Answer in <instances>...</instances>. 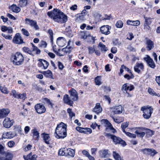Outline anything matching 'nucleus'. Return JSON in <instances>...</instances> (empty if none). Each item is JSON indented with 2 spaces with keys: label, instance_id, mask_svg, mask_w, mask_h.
I'll use <instances>...</instances> for the list:
<instances>
[{
  "label": "nucleus",
  "instance_id": "63",
  "mask_svg": "<svg viewBox=\"0 0 160 160\" xmlns=\"http://www.w3.org/2000/svg\"><path fill=\"white\" fill-rule=\"evenodd\" d=\"M134 77L133 75L132 74H131V76L127 74H126L124 76V78L128 80H129L131 78H133Z\"/></svg>",
  "mask_w": 160,
  "mask_h": 160
},
{
  "label": "nucleus",
  "instance_id": "7",
  "mask_svg": "<svg viewBox=\"0 0 160 160\" xmlns=\"http://www.w3.org/2000/svg\"><path fill=\"white\" fill-rule=\"evenodd\" d=\"M101 123L106 127V129H109L112 132H116V130L112 127V124L107 119H102L101 121Z\"/></svg>",
  "mask_w": 160,
  "mask_h": 160
},
{
  "label": "nucleus",
  "instance_id": "10",
  "mask_svg": "<svg viewBox=\"0 0 160 160\" xmlns=\"http://www.w3.org/2000/svg\"><path fill=\"white\" fill-rule=\"evenodd\" d=\"M14 122V120L12 119L7 118H5L3 121V124L4 126L6 128H10Z\"/></svg>",
  "mask_w": 160,
  "mask_h": 160
},
{
  "label": "nucleus",
  "instance_id": "42",
  "mask_svg": "<svg viewBox=\"0 0 160 160\" xmlns=\"http://www.w3.org/2000/svg\"><path fill=\"white\" fill-rule=\"evenodd\" d=\"M129 125V122H126L125 123H122L121 125V128L123 132H126L125 129Z\"/></svg>",
  "mask_w": 160,
  "mask_h": 160
},
{
  "label": "nucleus",
  "instance_id": "25",
  "mask_svg": "<svg viewBox=\"0 0 160 160\" xmlns=\"http://www.w3.org/2000/svg\"><path fill=\"white\" fill-rule=\"evenodd\" d=\"M126 22L127 24L128 25L135 26H138L140 24V22L139 20L132 21L128 20Z\"/></svg>",
  "mask_w": 160,
  "mask_h": 160
},
{
  "label": "nucleus",
  "instance_id": "35",
  "mask_svg": "<svg viewBox=\"0 0 160 160\" xmlns=\"http://www.w3.org/2000/svg\"><path fill=\"white\" fill-rule=\"evenodd\" d=\"M28 3L27 0H20L19 1V4L21 7H24L26 6Z\"/></svg>",
  "mask_w": 160,
  "mask_h": 160
},
{
  "label": "nucleus",
  "instance_id": "22",
  "mask_svg": "<svg viewBox=\"0 0 160 160\" xmlns=\"http://www.w3.org/2000/svg\"><path fill=\"white\" fill-rule=\"evenodd\" d=\"M10 112L9 110L8 109H0V118H3L7 116Z\"/></svg>",
  "mask_w": 160,
  "mask_h": 160
},
{
  "label": "nucleus",
  "instance_id": "21",
  "mask_svg": "<svg viewBox=\"0 0 160 160\" xmlns=\"http://www.w3.org/2000/svg\"><path fill=\"white\" fill-rule=\"evenodd\" d=\"M31 135L35 139L38 140L39 139V133L36 128H34L31 130Z\"/></svg>",
  "mask_w": 160,
  "mask_h": 160
},
{
  "label": "nucleus",
  "instance_id": "18",
  "mask_svg": "<svg viewBox=\"0 0 160 160\" xmlns=\"http://www.w3.org/2000/svg\"><path fill=\"white\" fill-rule=\"evenodd\" d=\"M63 102L68 105H70V106H72V104L73 103V102L72 100L70 97H69L68 95L65 94L63 97Z\"/></svg>",
  "mask_w": 160,
  "mask_h": 160
},
{
  "label": "nucleus",
  "instance_id": "59",
  "mask_svg": "<svg viewBox=\"0 0 160 160\" xmlns=\"http://www.w3.org/2000/svg\"><path fill=\"white\" fill-rule=\"evenodd\" d=\"M2 35L4 38H5L6 39H7L11 40L12 38L11 35L6 34L3 33H2Z\"/></svg>",
  "mask_w": 160,
  "mask_h": 160
},
{
  "label": "nucleus",
  "instance_id": "23",
  "mask_svg": "<svg viewBox=\"0 0 160 160\" xmlns=\"http://www.w3.org/2000/svg\"><path fill=\"white\" fill-rule=\"evenodd\" d=\"M102 111V108L100 106V103H97L95 108L93 109V111L97 114H98L101 113Z\"/></svg>",
  "mask_w": 160,
  "mask_h": 160
},
{
  "label": "nucleus",
  "instance_id": "34",
  "mask_svg": "<svg viewBox=\"0 0 160 160\" xmlns=\"http://www.w3.org/2000/svg\"><path fill=\"white\" fill-rule=\"evenodd\" d=\"M68 154L72 157H73L75 155V152L74 150L68 148L67 149Z\"/></svg>",
  "mask_w": 160,
  "mask_h": 160
},
{
  "label": "nucleus",
  "instance_id": "50",
  "mask_svg": "<svg viewBox=\"0 0 160 160\" xmlns=\"http://www.w3.org/2000/svg\"><path fill=\"white\" fill-rule=\"evenodd\" d=\"M65 148H61L59 149L58 154L59 156H64L65 154Z\"/></svg>",
  "mask_w": 160,
  "mask_h": 160
},
{
  "label": "nucleus",
  "instance_id": "5",
  "mask_svg": "<svg viewBox=\"0 0 160 160\" xmlns=\"http://www.w3.org/2000/svg\"><path fill=\"white\" fill-rule=\"evenodd\" d=\"M132 129L135 130V133L136 134L137 137L142 138L145 135V133L143 132L145 128L142 127H136L132 128Z\"/></svg>",
  "mask_w": 160,
  "mask_h": 160
},
{
  "label": "nucleus",
  "instance_id": "3",
  "mask_svg": "<svg viewBox=\"0 0 160 160\" xmlns=\"http://www.w3.org/2000/svg\"><path fill=\"white\" fill-rule=\"evenodd\" d=\"M12 58L13 63L15 65H21L24 60L23 56L19 52L16 53Z\"/></svg>",
  "mask_w": 160,
  "mask_h": 160
},
{
  "label": "nucleus",
  "instance_id": "12",
  "mask_svg": "<svg viewBox=\"0 0 160 160\" xmlns=\"http://www.w3.org/2000/svg\"><path fill=\"white\" fill-rule=\"evenodd\" d=\"M3 157H0V160H12L13 154L11 152H6Z\"/></svg>",
  "mask_w": 160,
  "mask_h": 160
},
{
  "label": "nucleus",
  "instance_id": "29",
  "mask_svg": "<svg viewBox=\"0 0 160 160\" xmlns=\"http://www.w3.org/2000/svg\"><path fill=\"white\" fill-rule=\"evenodd\" d=\"M32 158L30 159V154H28L27 156L24 155L23 158L25 160H37V156L36 155H33L32 156Z\"/></svg>",
  "mask_w": 160,
  "mask_h": 160
},
{
  "label": "nucleus",
  "instance_id": "37",
  "mask_svg": "<svg viewBox=\"0 0 160 160\" xmlns=\"http://www.w3.org/2000/svg\"><path fill=\"white\" fill-rule=\"evenodd\" d=\"M32 52H35L36 54H39L40 52V50L37 47L35 46L33 44H32Z\"/></svg>",
  "mask_w": 160,
  "mask_h": 160
},
{
  "label": "nucleus",
  "instance_id": "20",
  "mask_svg": "<svg viewBox=\"0 0 160 160\" xmlns=\"http://www.w3.org/2000/svg\"><path fill=\"white\" fill-rule=\"evenodd\" d=\"M57 43L59 46L63 47L66 43V41L63 37H59L57 39Z\"/></svg>",
  "mask_w": 160,
  "mask_h": 160
},
{
  "label": "nucleus",
  "instance_id": "41",
  "mask_svg": "<svg viewBox=\"0 0 160 160\" xmlns=\"http://www.w3.org/2000/svg\"><path fill=\"white\" fill-rule=\"evenodd\" d=\"M114 143L117 144L118 143L124 147L126 145V142L125 141H113Z\"/></svg>",
  "mask_w": 160,
  "mask_h": 160
},
{
  "label": "nucleus",
  "instance_id": "47",
  "mask_svg": "<svg viewBox=\"0 0 160 160\" xmlns=\"http://www.w3.org/2000/svg\"><path fill=\"white\" fill-rule=\"evenodd\" d=\"M113 121L117 123H120L123 121L122 118L121 117L118 118H115L113 117H112Z\"/></svg>",
  "mask_w": 160,
  "mask_h": 160
},
{
  "label": "nucleus",
  "instance_id": "19",
  "mask_svg": "<svg viewBox=\"0 0 160 160\" xmlns=\"http://www.w3.org/2000/svg\"><path fill=\"white\" fill-rule=\"evenodd\" d=\"M16 135L17 134L15 132H10L4 133L2 137L4 138L11 139Z\"/></svg>",
  "mask_w": 160,
  "mask_h": 160
},
{
  "label": "nucleus",
  "instance_id": "44",
  "mask_svg": "<svg viewBox=\"0 0 160 160\" xmlns=\"http://www.w3.org/2000/svg\"><path fill=\"white\" fill-rule=\"evenodd\" d=\"M95 82L97 85H100L102 83L100 77L99 76H97L96 77L95 79Z\"/></svg>",
  "mask_w": 160,
  "mask_h": 160
},
{
  "label": "nucleus",
  "instance_id": "43",
  "mask_svg": "<svg viewBox=\"0 0 160 160\" xmlns=\"http://www.w3.org/2000/svg\"><path fill=\"white\" fill-rule=\"evenodd\" d=\"M98 46L101 48L100 50L104 52L107 51V48L106 47L105 45L103 44L102 43H99Z\"/></svg>",
  "mask_w": 160,
  "mask_h": 160
},
{
  "label": "nucleus",
  "instance_id": "33",
  "mask_svg": "<svg viewBox=\"0 0 160 160\" xmlns=\"http://www.w3.org/2000/svg\"><path fill=\"white\" fill-rule=\"evenodd\" d=\"M41 137L43 140H47L50 138L49 134L45 132L42 133L41 134Z\"/></svg>",
  "mask_w": 160,
  "mask_h": 160
},
{
  "label": "nucleus",
  "instance_id": "51",
  "mask_svg": "<svg viewBox=\"0 0 160 160\" xmlns=\"http://www.w3.org/2000/svg\"><path fill=\"white\" fill-rule=\"evenodd\" d=\"M0 89L2 92L5 94H8V93L7 89L5 86H1Z\"/></svg>",
  "mask_w": 160,
  "mask_h": 160
},
{
  "label": "nucleus",
  "instance_id": "2",
  "mask_svg": "<svg viewBox=\"0 0 160 160\" xmlns=\"http://www.w3.org/2000/svg\"><path fill=\"white\" fill-rule=\"evenodd\" d=\"M67 135V125L64 123L61 122L57 126L55 136L57 139H63L66 137Z\"/></svg>",
  "mask_w": 160,
  "mask_h": 160
},
{
  "label": "nucleus",
  "instance_id": "36",
  "mask_svg": "<svg viewBox=\"0 0 160 160\" xmlns=\"http://www.w3.org/2000/svg\"><path fill=\"white\" fill-rule=\"evenodd\" d=\"M145 130H147L146 134V135L147 137L152 136L153 135L154 132L152 130L147 128H145Z\"/></svg>",
  "mask_w": 160,
  "mask_h": 160
},
{
  "label": "nucleus",
  "instance_id": "57",
  "mask_svg": "<svg viewBox=\"0 0 160 160\" xmlns=\"http://www.w3.org/2000/svg\"><path fill=\"white\" fill-rule=\"evenodd\" d=\"M22 33L26 36H28L29 35V33L28 31L25 28H22L21 30Z\"/></svg>",
  "mask_w": 160,
  "mask_h": 160
},
{
  "label": "nucleus",
  "instance_id": "17",
  "mask_svg": "<svg viewBox=\"0 0 160 160\" xmlns=\"http://www.w3.org/2000/svg\"><path fill=\"white\" fill-rule=\"evenodd\" d=\"M144 59L147 62L148 65L150 67L152 68H155V63L152 59L149 56L147 55V57L144 58Z\"/></svg>",
  "mask_w": 160,
  "mask_h": 160
},
{
  "label": "nucleus",
  "instance_id": "38",
  "mask_svg": "<svg viewBox=\"0 0 160 160\" xmlns=\"http://www.w3.org/2000/svg\"><path fill=\"white\" fill-rule=\"evenodd\" d=\"M148 92L150 95H152L157 96L158 97H160V95L159 93H156L152 89L149 88H148Z\"/></svg>",
  "mask_w": 160,
  "mask_h": 160
},
{
  "label": "nucleus",
  "instance_id": "54",
  "mask_svg": "<svg viewBox=\"0 0 160 160\" xmlns=\"http://www.w3.org/2000/svg\"><path fill=\"white\" fill-rule=\"evenodd\" d=\"M13 130L17 132H19L21 131V127L20 125H16L13 127Z\"/></svg>",
  "mask_w": 160,
  "mask_h": 160
},
{
  "label": "nucleus",
  "instance_id": "4",
  "mask_svg": "<svg viewBox=\"0 0 160 160\" xmlns=\"http://www.w3.org/2000/svg\"><path fill=\"white\" fill-rule=\"evenodd\" d=\"M141 110L143 113V117L146 119H148L150 118L153 112V109L151 107L144 106L141 108Z\"/></svg>",
  "mask_w": 160,
  "mask_h": 160
},
{
  "label": "nucleus",
  "instance_id": "15",
  "mask_svg": "<svg viewBox=\"0 0 160 160\" xmlns=\"http://www.w3.org/2000/svg\"><path fill=\"white\" fill-rule=\"evenodd\" d=\"M144 68L143 64L140 62H137L134 67L135 71L138 73H140L141 70H143Z\"/></svg>",
  "mask_w": 160,
  "mask_h": 160
},
{
  "label": "nucleus",
  "instance_id": "46",
  "mask_svg": "<svg viewBox=\"0 0 160 160\" xmlns=\"http://www.w3.org/2000/svg\"><path fill=\"white\" fill-rule=\"evenodd\" d=\"M115 25L117 28H121L123 27V23L122 21L119 20L117 22Z\"/></svg>",
  "mask_w": 160,
  "mask_h": 160
},
{
  "label": "nucleus",
  "instance_id": "58",
  "mask_svg": "<svg viewBox=\"0 0 160 160\" xmlns=\"http://www.w3.org/2000/svg\"><path fill=\"white\" fill-rule=\"evenodd\" d=\"M150 24L144 23V29L147 31H148L151 29V28L149 26Z\"/></svg>",
  "mask_w": 160,
  "mask_h": 160
},
{
  "label": "nucleus",
  "instance_id": "28",
  "mask_svg": "<svg viewBox=\"0 0 160 160\" xmlns=\"http://www.w3.org/2000/svg\"><path fill=\"white\" fill-rule=\"evenodd\" d=\"M11 8L13 12L16 13H18L21 10L20 8L14 4H13L11 6Z\"/></svg>",
  "mask_w": 160,
  "mask_h": 160
},
{
  "label": "nucleus",
  "instance_id": "62",
  "mask_svg": "<svg viewBox=\"0 0 160 160\" xmlns=\"http://www.w3.org/2000/svg\"><path fill=\"white\" fill-rule=\"evenodd\" d=\"M8 144L9 147L11 148L14 146L15 142L13 141H10L8 142Z\"/></svg>",
  "mask_w": 160,
  "mask_h": 160
},
{
  "label": "nucleus",
  "instance_id": "55",
  "mask_svg": "<svg viewBox=\"0 0 160 160\" xmlns=\"http://www.w3.org/2000/svg\"><path fill=\"white\" fill-rule=\"evenodd\" d=\"M67 112L69 113V115L71 118L75 116V113L72 111V110L70 108L68 109Z\"/></svg>",
  "mask_w": 160,
  "mask_h": 160
},
{
  "label": "nucleus",
  "instance_id": "53",
  "mask_svg": "<svg viewBox=\"0 0 160 160\" xmlns=\"http://www.w3.org/2000/svg\"><path fill=\"white\" fill-rule=\"evenodd\" d=\"M124 132L125 133L127 136L131 138H135L136 137V135L134 134L131 133L129 132Z\"/></svg>",
  "mask_w": 160,
  "mask_h": 160
},
{
  "label": "nucleus",
  "instance_id": "6",
  "mask_svg": "<svg viewBox=\"0 0 160 160\" xmlns=\"http://www.w3.org/2000/svg\"><path fill=\"white\" fill-rule=\"evenodd\" d=\"M34 108L36 112L40 114L44 113L46 111L45 106L42 103L37 104L35 106Z\"/></svg>",
  "mask_w": 160,
  "mask_h": 160
},
{
  "label": "nucleus",
  "instance_id": "24",
  "mask_svg": "<svg viewBox=\"0 0 160 160\" xmlns=\"http://www.w3.org/2000/svg\"><path fill=\"white\" fill-rule=\"evenodd\" d=\"M146 48L148 50L150 51L154 48V43L150 40L148 39L146 41Z\"/></svg>",
  "mask_w": 160,
  "mask_h": 160
},
{
  "label": "nucleus",
  "instance_id": "56",
  "mask_svg": "<svg viewBox=\"0 0 160 160\" xmlns=\"http://www.w3.org/2000/svg\"><path fill=\"white\" fill-rule=\"evenodd\" d=\"M92 130L91 129L89 128H84V133L87 134L91 133Z\"/></svg>",
  "mask_w": 160,
  "mask_h": 160
},
{
  "label": "nucleus",
  "instance_id": "13",
  "mask_svg": "<svg viewBox=\"0 0 160 160\" xmlns=\"http://www.w3.org/2000/svg\"><path fill=\"white\" fill-rule=\"evenodd\" d=\"M12 42L14 43L17 44H21L23 42V40L19 33H17L15 34L12 39Z\"/></svg>",
  "mask_w": 160,
  "mask_h": 160
},
{
  "label": "nucleus",
  "instance_id": "1",
  "mask_svg": "<svg viewBox=\"0 0 160 160\" xmlns=\"http://www.w3.org/2000/svg\"><path fill=\"white\" fill-rule=\"evenodd\" d=\"M47 15L55 22L58 23H63L68 20L67 16L57 9H54L52 11L48 12Z\"/></svg>",
  "mask_w": 160,
  "mask_h": 160
},
{
  "label": "nucleus",
  "instance_id": "27",
  "mask_svg": "<svg viewBox=\"0 0 160 160\" xmlns=\"http://www.w3.org/2000/svg\"><path fill=\"white\" fill-rule=\"evenodd\" d=\"M113 158L115 160H123L120 155L116 152L113 151L112 152Z\"/></svg>",
  "mask_w": 160,
  "mask_h": 160
},
{
  "label": "nucleus",
  "instance_id": "49",
  "mask_svg": "<svg viewBox=\"0 0 160 160\" xmlns=\"http://www.w3.org/2000/svg\"><path fill=\"white\" fill-rule=\"evenodd\" d=\"M48 33L50 35V39L51 42L52 44L53 43V32L52 31L51 29H49L48 31Z\"/></svg>",
  "mask_w": 160,
  "mask_h": 160
},
{
  "label": "nucleus",
  "instance_id": "14",
  "mask_svg": "<svg viewBox=\"0 0 160 160\" xmlns=\"http://www.w3.org/2000/svg\"><path fill=\"white\" fill-rule=\"evenodd\" d=\"M111 29V27L109 25H103L100 28L101 32L105 35H108L110 33L109 31Z\"/></svg>",
  "mask_w": 160,
  "mask_h": 160
},
{
  "label": "nucleus",
  "instance_id": "26",
  "mask_svg": "<svg viewBox=\"0 0 160 160\" xmlns=\"http://www.w3.org/2000/svg\"><path fill=\"white\" fill-rule=\"evenodd\" d=\"M105 136L107 137L108 139H112V140H122L119 138L109 133H106Z\"/></svg>",
  "mask_w": 160,
  "mask_h": 160
},
{
  "label": "nucleus",
  "instance_id": "52",
  "mask_svg": "<svg viewBox=\"0 0 160 160\" xmlns=\"http://www.w3.org/2000/svg\"><path fill=\"white\" fill-rule=\"evenodd\" d=\"M95 47L93 46V47H90L88 48L89 53L90 54H92L95 51Z\"/></svg>",
  "mask_w": 160,
  "mask_h": 160
},
{
  "label": "nucleus",
  "instance_id": "45",
  "mask_svg": "<svg viewBox=\"0 0 160 160\" xmlns=\"http://www.w3.org/2000/svg\"><path fill=\"white\" fill-rule=\"evenodd\" d=\"M149 150L148 154L151 156H153L157 153V152L153 149L149 148Z\"/></svg>",
  "mask_w": 160,
  "mask_h": 160
},
{
  "label": "nucleus",
  "instance_id": "30",
  "mask_svg": "<svg viewBox=\"0 0 160 160\" xmlns=\"http://www.w3.org/2000/svg\"><path fill=\"white\" fill-rule=\"evenodd\" d=\"M42 73L47 77L53 78L52 73L50 70H48L46 71H43Z\"/></svg>",
  "mask_w": 160,
  "mask_h": 160
},
{
  "label": "nucleus",
  "instance_id": "32",
  "mask_svg": "<svg viewBox=\"0 0 160 160\" xmlns=\"http://www.w3.org/2000/svg\"><path fill=\"white\" fill-rule=\"evenodd\" d=\"M81 38L84 39H86L87 38H89L92 40H93L94 38V37L92 36L90 34L88 35H86L84 32H82L81 33Z\"/></svg>",
  "mask_w": 160,
  "mask_h": 160
},
{
  "label": "nucleus",
  "instance_id": "48",
  "mask_svg": "<svg viewBox=\"0 0 160 160\" xmlns=\"http://www.w3.org/2000/svg\"><path fill=\"white\" fill-rule=\"evenodd\" d=\"M43 102L45 103L46 102L48 104L50 105L52 107L53 104L51 102L50 100L47 98H44L43 99Z\"/></svg>",
  "mask_w": 160,
  "mask_h": 160
},
{
  "label": "nucleus",
  "instance_id": "61",
  "mask_svg": "<svg viewBox=\"0 0 160 160\" xmlns=\"http://www.w3.org/2000/svg\"><path fill=\"white\" fill-rule=\"evenodd\" d=\"M26 94L23 93L18 95L17 98H20L23 100H25L26 98Z\"/></svg>",
  "mask_w": 160,
  "mask_h": 160
},
{
  "label": "nucleus",
  "instance_id": "40",
  "mask_svg": "<svg viewBox=\"0 0 160 160\" xmlns=\"http://www.w3.org/2000/svg\"><path fill=\"white\" fill-rule=\"evenodd\" d=\"M41 60V63L43 65L44 69H46L48 66V62L45 60Z\"/></svg>",
  "mask_w": 160,
  "mask_h": 160
},
{
  "label": "nucleus",
  "instance_id": "39",
  "mask_svg": "<svg viewBox=\"0 0 160 160\" xmlns=\"http://www.w3.org/2000/svg\"><path fill=\"white\" fill-rule=\"evenodd\" d=\"M144 18L145 20L144 22L149 24H151L152 21L153 19V18H151L150 17H147L144 16Z\"/></svg>",
  "mask_w": 160,
  "mask_h": 160
},
{
  "label": "nucleus",
  "instance_id": "8",
  "mask_svg": "<svg viewBox=\"0 0 160 160\" xmlns=\"http://www.w3.org/2000/svg\"><path fill=\"white\" fill-rule=\"evenodd\" d=\"M123 108L121 105L114 106L110 108V111L114 114H120L122 113Z\"/></svg>",
  "mask_w": 160,
  "mask_h": 160
},
{
  "label": "nucleus",
  "instance_id": "31",
  "mask_svg": "<svg viewBox=\"0 0 160 160\" xmlns=\"http://www.w3.org/2000/svg\"><path fill=\"white\" fill-rule=\"evenodd\" d=\"M108 150H102L99 152L100 156L101 158H105L108 153Z\"/></svg>",
  "mask_w": 160,
  "mask_h": 160
},
{
  "label": "nucleus",
  "instance_id": "64",
  "mask_svg": "<svg viewBox=\"0 0 160 160\" xmlns=\"http://www.w3.org/2000/svg\"><path fill=\"white\" fill-rule=\"evenodd\" d=\"M32 145L30 144H28L26 147L24 148V151L27 152L31 150Z\"/></svg>",
  "mask_w": 160,
  "mask_h": 160
},
{
  "label": "nucleus",
  "instance_id": "11",
  "mask_svg": "<svg viewBox=\"0 0 160 160\" xmlns=\"http://www.w3.org/2000/svg\"><path fill=\"white\" fill-rule=\"evenodd\" d=\"M25 21L26 24L29 25L33 27L36 30H38L39 29V27L37 24L36 21L26 18L25 19Z\"/></svg>",
  "mask_w": 160,
  "mask_h": 160
},
{
  "label": "nucleus",
  "instance_id": "60",
  "mask_svg": "<svg viewBox=\"0 0 160 160\" xmlns=\"http://www.w3.org/2000/svg\"><path fill=\"white\" fill-rule=\"evenodd\" d=\"M44 141L50 147L52 148L53 145L52 142V141Z\"/></svg>",
  "mask_w": 160,
  "mask_h": 160
},
{
  "label": "nucleus",
  "instance_id": "16",
  "mask_svg": "<svg viewBox=\"0 0 160 160\" xmlns=\"http://www.w3.org/2000/svg\"><path fill=\"white\" fill-rule=\"evenodd\" d=\"M69 92L70 94V98L73 102L76 101L78 99V93L76 90L72 89L71 90L69 91Z\"/></svg>",
  "mask_w": 160,
  "mask_h": 160
},
{
  "label": "nucleus",
  "instance_id": "9",
  "mask_svg": "<svg viewBox=\"0 0 160 160\" xmlns=\"http://www.w3.org/2000/svg\"><path fill=\"white\" fill-rule=\"evenodd\" d=\"M134 88L133 85L129 84L128 83H126L123 85L121 89L123 93H127L129 90L130 91L134 89Z\"/></svg>",
  "mask_w": 160,
  "mask_h": 160
}]
</instances>
